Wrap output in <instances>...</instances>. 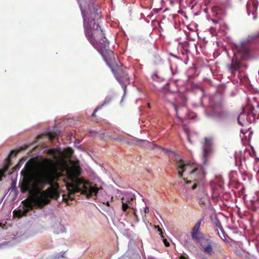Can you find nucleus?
Wrapping results in <instances>:
<instances>
[{"label": "nucleus", "mask_w": 259, "mask_h": 259, "mask_svg": "<svg viewBox=\"0 0 259 259\" xmlns=\"http://www.w3.org/2000/svg\"><path fill=\"white\" fill-rule=\"evenodd\" d=\"M83 20L84 34L92 46L101 55L120 83L127 82L129 76L118 64L114 52L109 48V42L105 36L99 20L101 12L96 4V0H77Z\"/></svg>", "instance_id": "obj_1"}, {"label": "nucleus", "mask_w": 259, "mask_h": 259, "mask_svg": "<svg viewBox=\"0 0 259 259\" xmlns=\"http://www.w3.org/2000/svg\"><path fill=\"white\" fill-rule=\"evenodd\" d=\"M47 166L41 170L39 175H36L33 167L27 163L21 171L22 179L19 186L21 192L35 194L32 202L39 208L49 204L51 199L59 197V185L56 181L60 173L52 160H47Z\"/></svg>", "instance_id": "obj_2"}, {"label": "nucleus", "mask_w": 259, "mask_h": 259, "mask_svg": "<svg viewBox=\"0 0 259 259\" xmlns=\"http://www.w3.org/2000/svg\"><path fill=\"white\" fill-rule=\"evenodd\" d=\"M80 171V167L75 166L72 169L73 174L68 175L71 182L67 184V188L69 192L68 198L71 200L74 199L73 194L77 192H81V194L86 195L88 198L94 194L97 195L98 192V188L90 186L89 183L74 176L79 175Z\"/></svg>", "instance_id": "obj_3"}, {"label": "nucleus", "mask_w": 259, "mask_h": 259, "mask_svg": "<svg viewBox=\"0 0 259 259\" xmlns=\"http://www.w3.org/2000/svg\"><path fill=\"white\" fill-rule=\"evenodd\" d=\"M28 146H25L24 147L21 146L19 148V149L17 150H12L10 152V155L8 156V157L6 159L7 161V164H6V169H8L9 165L11 164V159L10 156H16L18 153L26 149Z\"/></svg>", "instance_id": "obj_4"}, {"label": "nucleus", "mask_w": 259, "mask_h": 259, "mask_svg": "<svg viewBox=\"0 0 259 259\" xmlns=\"http://www.w3.org/2000/svg\"><path fill=\"white\" fill-rule=\"evenodd\" d=\"M134 199L135 197L132 193H128L122 198L121 201L130 204Z\"/></svg>", "instance_id": "obj_5"}, {"label": "nucleus", "mask_w": 259, "mask_h": 259, "mask_svg": "<svg viewBox=\"0 0 259 259\" xmlns=\"http://www.w3.org/2000/svg\"><path fill=\"white\" fill-rule=\"evenodd\" d=\"M27 212V210L26 211L21 210L20 209H19L18 210H15L13 211L14 215L15 217H17L18 218H21L22 216H23L25 213Z\"/></svg>", "instance_id": "obj_6"}, {"label": "nucleus", "mask_w": 259, "mask_h": 259, "mask_svg": "<svg viewBox=\"0 0 259 259\" xmlns=\"http://www.w3.org/2000/svg\"><path fill=\"white\" fill-rule=\"evenodd\" d=\"M55 259H60L62 258H66L65 252H61L57 254L54 257Z\"/></svg>", "instance_id": "obj_7"}, {"label": "nucleus", "mask_w": 259, "mask_h": 259, "mask_svg": "<svg viewBox=\"0 0 259 259\" xmlns=\"http://www.w3.org/2000/svg\"><path fill=\"white\" fill-rule=\"evenodd\" d=\"M65 153L67 156L71 157L73 154V150L71 148H68L65 150Z\"/></svg>", "instance_id": "obj_8"}, {"label": "nucleus", "mask_w": 259, "mask_h": 259, "mask_svg": "<svg viewBox=\"0 0 259 259\" xmlns=\"http://www.w3.org/2000/svg\"><path fill=\"white\" fill-rule=\"evenodd\" d=\"M121 202H122V210L123 211H126L127 210V209L130 207V206H129L128 204H127L126 203H125L122 201H121Z\"/></svg>", "instance_id": "obj_9"}, {"label": "nucleus", "mask_w": 259, "mask_h": 259, "mask_svg": "<svg viewBox=\"0 0 259 259\" xmlns=\"http://www.w3.org/2000/svg\"><path fill=\"white\" fill-rule=\"evenodd\" d=\"M108 137H109L110 139H111V140H113L115 141H123V139L121 138H120V137H115V138H113L111 136H107Z\"/></svg>", "instance_id": "obj_10"}, {"label": "nucleus", "mask_w": 259, "mask_h": 259, "mask_svg": "<svg viewBox=\"0 0 259 259\" xmlns=\"http://www.w3.org/2000/svg\"><path fill=\"white\" fill-rule=\"evenodd\" d=\"M140 142V140H138L137 138H135L134 139H133L132 140V141H131V142H129V141H127L126 143L128 144H136V143H139V142Z\"/></svg>", "instance_id": "obj_11"}, {"label": "nucleus", "mask_w": 259, "mask_h": 259, "mask_svg": "<svg viewBox=\"0 0 259 259\" xmlns=\"http://www.w3.org/2000/svg\"><path fill=\"white\" fill-rule=\"evenodd\" d=\"M8 169H6V165H5V169L4 170H0V181L1 180L2 177L4 176V173L5 171L7 170Z\"/></svg>", "instance_id": "obj_12"}, {"label": "nucleus", "mask_w": 259, "mask_h": 259, "mask_svg": "<svg viewBox=\"0 0 259 259\" xmlns=\"http://www.w3.org/2000/svg\"><path fill=\"white\" fill-rule=\"evenodd\" d=\"M48 153L50 155L54 156L56 154V151L54 149H49L48 151Z\"/></svg>", "instance_id": "obj_13"}, {"label": "nucleus", "mask_w": 259, "mask_h": 259, "mask_svg": "<svg viewBox=\"0 0 259 259\" xmlns=\"http://www.w3.org/2000/svg\"><path fill=\"white\" fill-rule=\"evenodd\" d=\"M101 107H97V108L95 109V110H94V112L93 113V114H92V116L93 117H96V112H97L99 109H101Z\"/></svg>", "instance_id": "obj_14"}, {"label": "nucleus", "mask_w": 259, "mask_h": 259, "mask_svg": "<svg viewBox=\"0 0 259 259\" xmlns=\"http://www.w3.org/2000/svg\"><path fill=\"white\" fill-rule=\"evenodd\" d=\"M20 167V163H18L17 164H16L14 167H13V171H15V170H16L17 169H19Z\"/></svg>", "instance_id": "obj_15"}, {"label": "nucleus", "mask_w": 259, "mask_h": 259, "mask_svg": "<svg viewBox=\"0 0 259 259\" xmlns=\"http://www.w3.org/2000/svg\"><path fill=\"white\" fill-rule=\"evenodd\" d=\"M90 134H91V136L93 137V136H94L96 134H97L98 133H97V132H96V131H92V130H91V131H90Z\"/></svg>", "instance_id": "obj_16"}, {"label": "nucleus", "mask_w": 259, "mask_h": 259, "mask_svg": "<svg viewBox=\"0 0 259 259\" xmlns=\"http://www.w3.org/2000/svg\"><path fill=\"white\" fill-rule=\"evenodd\" d=\"M99 137L101 139H103L104 137H105V134L103 133L100 134Z\"/></svg>", "instance_id": "obj_17"}, {"label": "nucleus", "mask_w": 259, "mask_h": 259, "mask_svg": "<svg viewBox=\"0 0 259 259\" xmlns=\"http://www.w3.org/2000/svg\"><path fill=\"white\" fill-rule=\"evenodd\" d=\"M15 184H16V182H13L12 183V188L14 186V187H15Z\"/></svg>", "instance_id": "obj_18"}, {"label": "nucleus", "mask_w": 259, "mask_h": 259, "mask_svg": "<svg viewBox=\"0 0 259 259\" xmlns=\"http://www.w3.org/2000/svg\"><path fill=\"white\" fill-rule=\"evenodd\" d=\"M50 138L51 140H53V139H54V137H53L52 136H50Z\"/></svg>", "instance_id": "obj_19"}, {"label": "nucleus", "mask_w": 259, "mask_h": 259, "mask_svg": "<svg viewBox=\"0 0 259 259\" xmlns=\"http://www.w3.org/2000/svg\"><path fill=\"white\" fill-rule=\"evenodd\" d=\"M28 207H31V203H29V204H28Z\"/></svg>", "instance_id": "obj_20"}, {"label": "nucleus", "mask_w": 259, "mask_h": 259, "mask_svg": "<svg viewBox=\"0 0 259 259\" xmlns=\"http://www.w3.org/2000/svg\"><path fill=\"white\" fill-rule=\"evenodd\" d=\"M106 204H107V205L109 206V202H107V203H106Z\"/></svg>", "instance_id": "obj_21"}, {"label": "nucleus", "mask_w": 259, "mask_h": 259, "mask_svg": "<svg viewBox=\"0 0 259 259\" xmlns=\"http://www.w3.org/2000/svg\"><path fill=\"white\" fill-rule=\"evenodd\" d=\"M144 211H145V212H146V207H145V208H144Z\"/></svg>", "instance_id": "obj_22"}]
</instances>
